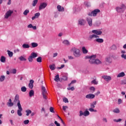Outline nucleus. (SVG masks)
<instances>
[{"instance_id":"nucleus-1","label":"nucleus","mask_w":126,"mask_h":126,"mask_svg":"<svg viewBox=\"0 0 126 126\" xmlns=\"http://www.w3.org/2000/svg\"><path fill=\"white\" fill-rule=\"evenodd\" d=\"M117 12L118 13H122L125 9H126V6L125 4H122L120 6H117L115 8Z\"/></svg>"},{"instance_id":"nucleus-2","label":"nucleus","mask_w":126,"mask_h":126,"mask_svg":"<svg viewBox=\"0 0 126 126\" xmlns=\"http://www.w3.org/2000/svg\"><path fill=\"white\" fill-rule=\"evenodd\" d=\"M72 51L73 52V55L75 58H79L81 54H80V50L75 47L72 48Z\"/></svg>"},{"instance_id":"nucleus-3","label":"nucleus","mask_w":126,"mask_h":126,"mask_svg":"<svg viewBox=\"0 0 126 126\" xmlns=\"http://www.w3.org/2000/svg\"><path fill=\"white\" fill-rule=\"evenodd\" d=\"M100 12V9H95L92 11L91 12H90L88 14L89 16H94L95 17V16H97V14Z\"/></svg>"},{"instance_id":"nucleus-4","label":"nucleus","mask_w":126,"mask_h":126,"mask_svg":"<svg viewBox=\"0 0 126 126\" xmlns=\"http://www.w3.org/2000/svg\"><path fill=\"white\" fill-rule=\"evenodd\" d=\"M89 63H92V64H95V60L96 59V55H92L89 57Z\"/></svg>"},{"instance_id":"nucleus-5","label":"nucleus","mask_w":126,"mask_h":126,"mask_svg":"<svg viewBox=\"0 0 126 126\" xmlns=\"http://www.w3.org/2000/svg\"><path fill=\"white\" fill-rule=\"evenodd\" d=\"M13 13V11L11 10H9L7 11L4 15V18L5 19H8V17L11 16V14Z\"/></svg>"},{"instance_id":"nucleus-6","label":"nucleus","mask_w":126,"mask_h":126,"mask_svg":"<svg viewBox=\"0 0 126 126\" xmlns=\"http://www.w3.org/2000/svg\"><path fill=\"white\" fill-rule=\"evenodd\" d=\"M48 5V3L47 2H42L40 4L38 9L39 10H42V9H45L47 6Z\"/></svg>"},{"instance_id":"nucleus-7","label":"nucleus","mask_w":126,"mask_h":126,"mask_svg":"<svg viewBox=\"0 0 126 126\" xmlns=\"http://www.w3.org/2000/svg\"><path fill=\"white\" fill-rule=\"evenodd\" d=\"M78 25L81 26H84L86 24V20L84 19H80L78 21Z\"/></svg>"},{"instance_id":"nucleus-8","label":"nucleus","mask_w":126,"mask_h":126,"mask_svg":"<svg viewBox=\"0 0 126 126\" xmlns=\"http://www.w3.org/2000/svg\"><path fill=\"white\" fill-rule=\"evenodd\" d=\"M92 32L95 35H96V36L102 35V31L101 30H94Z\"/></svg>"},{"instance_id":"nucleus-9","label":"nucleus","mask_w":126,"mask_h":126,"mask_svg":"<svg viewBox=\"0 0 126 126\" xmlns=\"http://www.w3.org/2000/svg\"><path fill=\"white\" fill-rule=\"evenodd\" d=\"M102 78H103V79L105 81H107V82H109V81H111V80H112V77H111V76L103 75L102 76Z\"/></svg>"},{"instance_id":"nucleus-10","label":"nucleus","mask_w":126,"mask_h":126,"mask_svg":"<svg viewBox=\"0 0 126 126\" xmlns=\"http://www.w3.org/2000/svg\"><path fill=\"white\" fill-rule=\"evenodd\" d=\"M89 111H86L84 113L82 111H80V116H85V117H87V116H89Z\"/></svg>"},{"instance_id":"nucleus-11","label":"nucleus","mask_w":126,"mask_h":126,"mask_svg":"<svg viewBox=\"0 0 126 126\" xmlns=\"http://www.w3.org/2000/svg\"><path fill=\"white\" fill-rule=\"evenodd\" d=\"M93 38H95V39H97V38H99V36L95 34H93L92 35H89L88 40L89 41H92Z\"/></svg>"},{"instance_id":"nucleus-12","label":"nucleus","mask_w":126,"mask_h":126,"mask_svg":"<svg viewBox=\"0 0 126 126\" xmlns=\"http://www.w3.org/2000/svg\"><path fill=\"white\" fill-rule=\"evenodd\" d=\"M86 98L87 99H94L95 98V95L92 94H89L86 95Z\"/></svg>"},{"instance_id":"nucleus-13","label":"nucleus","mask_w":126,"mask_h":126,"mask_svg":"<svg viewBox=\"0 0 126 126\" xmlns=\"http://www.w3.org/2000/svg\"><path fill=\"white\" fill-rule=\"evenodd\" d=\"M79 10H80V8L78 5H76L73 8V11L74 13H76V12H78Z\"/></svg>"},{"instance_id":"nucleus-14","label":"nucleus","mask_w":126,"mask_h":126,"mask_svg":"<svg viewBox=\"0 0 126 126\" xmlns=\"http://www.w3.org/2000/svg\"><path fill=\"white\" fill-rule=\"evenodd\" d=\"M57 9L60 12H63V11H64V8L60 5L57 6Z\"/></svg>"},{"instance_id":"nucleus-15","label":"nucleus","mask_w":126,"mask_h":126,"mask_svg":"<svg viewBox=\"0 0 126 126\" xmlns=\"http://www.w3.org/2000/svg\"><path fill=\"white\" fill-rule=\"evenodd\" d=\"M94 41L97 43H99L100 44H102V43H104V39H103L102 38H99V37L96 38L94 40Z\"/></svg>"},{"instance_id":"nucleus-16","label":"nucleus","mask_w":126,"mask_h":126,"mask_svg":"<svg viewBox=\"0 0 126 126\" xmlns=\"http://www.w3.org/2000/svg\"><path fill=\"white\" fill-rule=\"evenodd\" d=\"M13 105H14V104L11 101V98H10L8 102L7 103V105L8 107H13Z\"/></svg>"},{"instance_id":"nucleus-17","label":"nucleus","mask_w":126,"mask_h":126,"mask_svg":"<svg viewBox=\"0 0 126 126\" xmlns=\"http://www.w3.org/2000/svg\"><path fill=\"white\" fill-rule=\"evenodd\" d=\"M86 20L88 23L89 26H92V19H91V18H87Z\"/></svg>"},{"instance_id":"nucleus-18","label":"nucleus","mask_w":126,"mask_h":126,"mask_svg":"<svg viewBox=\"0 0 126 126\" xmlns=\"http://www.w3.org/2000/svg\"><path fill=\"white\" fill-rule=\"evenodd\" d=\"M40 14L39 12L34 14V16L32 18V20H34L36 18H38L39 16H40Z\"/></svg>"},{"instance_id":"nucleus-19","label":"nucleus","mask_w":126,"mask_h":126,"mask_svg":"<svg viewBox=\"0 0 126 126\" xmlns=\"http://www.w3.org/2000/svg\"><path fill=\"white\" fill-rule=\"evenodd\" d=\"M33 83H34V80H31L29 84V87L30 89H32L33 88Z\"/></svg>"},{"instance_id":"nucleus-20","label":"nucleus","mask_w":126,"mask_h":126,"mask_svg":"<svg viewBox=\"0 0 126 126\" xmlns=\"http://www.w3.org/2000/svg\"><path fill=\"white\" fill-rule=\"evenodd\" d=\"M14 102H18V103H19V102H20V101L19 100V95H18V94H16L14 98Z\"/></svg>"},{"instance_id":"nucleus-21","label":"nucleus","mask_w":126,"mask_h":126,"mask_svg":"<svg viewBox=\"0 0 126 126\" xmlns=\"http://www.w3.org/2000/svg\"><path fill=\"white\" fill-rule=\"evenodd\" d=\"M105 61L107 63H112V59L110 57H106L105 58Z\"/></svg>"},{"instance_id":"nucleus-22","label":"nucleus","mask_w":126,"mask_h":126,"mask_svg":"<svg viewBox=\"0 0 126 126\" xmlns=\"http://www.w3.org/2000/svg\"><path fill=\"white\" fill-rule=\"evenodd\" d=\"M41 90H42V94H47V90H46V88L45 87H44L43 86H41Z\"/></svg>"},{"instance_id":"nucleus-23","label":"nucleus","mask_w":126,"mask_h":126,"mask_svg":"<svg viewBox=\"0 0 126 126\" xmlns=\"http://www.w3.org/2000/svg\"><path fill=\"white\" fill-rule=\"evenodd\" d=\"M7 53L9 58H12L13 57V52L10 51V50H7Z\"/></svg>"},{"instance_id":"nucleus-24","label":"nucleus","mask_w":126,"mask_h":126,"mask_svg":"<svg viewBox=\"0 0 126 126\" xmlns=\"http://www.w3.org/2000/svg\"><path fill=\"white\" fill-rule=\"evenodd\" d=\"M63 44L65 45V46H69L70 45V43L69 41L67 40H64L63 42Z\"/></svg>"},{"instance_id":"nucleus-25","label":"nucleus","mask_w":126,"mask_h":126,"mask_svg":"<svg viewBox=\"0 0 126 126\" xmlns=\"http://www.w3.org/2000/svg\"><path fill=\"white\" fill-rule=\"evenodd\" d=\"M17 106L18 108V111H22V107L21 106V104H20V102H19L17 104Z\"/></svg>"},{"instance_id":"nucleus-26","label":"nucleus","mask_w":126,"mask_h":126,"mask_svg":"<svg viewBox=\"0 0 126 126\" xmlns=\"http://www.w3.org/2000/svg\"><path fill=\"white\" fill-rule=\"evenodd\" d=\"M22 47L23 48V49H29V48H30V45H29V44H28L24 43V44H23Z\"/></svg>"},{"instance_id":"nucleus-27","label":"nucleus","mask_w":126,"mask_h":126,"mask_svg":"<svg viewBox=\"0 0 126 126\" xmlns=\"http://www.w3.org/2000/svg\"><path fill=\"white\" fill-rule=\"evenodd\" d=\"M19 60H20L21 62H26V61H27V59L22 56L19 58Z\"/></svg>"},{"instance_id":"nucleus-28","label":"nucleus","mask_w":126,"mask_h":126,"mask_svg":"<svg viewBox=\"0 0 126 126\" xmlns=\"http://www.w3.org/2000/svg\"><path fill=\"white\" fill-rule=\"evenodd\" d=\"M102 63V62L100 61L99 59H95L94 61V64H101Z\"/></svg>"},{"instance_id":"nucleus-29","label":"nucleus","mask_w":126,"mask_h":126,"mask_svg":"<svg viewBox=\"0 0 126 126\" xmlns=\"http://www.w3.org/2000/svg\"><path fill=\"white\" fill-rule=\"evenodd\" d=\"M126 75V74L124 72L120 73L118 75L117 77H124Z\"/></svg>"},{"instance_id":"nucleus-30","label":"nucleus","mask_w":126,"mask_h":126,"mask_svg":"<svg viewBox=\"0 0 126 126\" xmlns=\"http://www.w3.org/2000/svg\"><path fill=\"white\" fill-rule=\"evenodd\" d=\"M31 56L32 57L33 59H35V58H37V53L35 52H32L31 54Z\"/></svg>"},{"instance_id":"nucleus-31","label":"nucleus","mask_w":126,"mask_h":126,"mask_svg":"<svg viewBox=\"0 0 126 126\" xmlns=\"http://www.w3.org/2000/svg\"><path fill=\"white\" fill-rule=\"evenodd\" d=\"M54 80L55 81H56V82H58V81H60V76L59 75V74H57L56 76H55Z\"/></svg>"},{"instance_id":"nucleus-32","label":"nucleus","mask_w":126,"mask_h":126,"mask_svg":"<svg viewBox=\"0 0 126 126\" xmlns=\"http://www.w3.org/2000/svg\"><path fill=\"white\" fill-rule=\"evenodd\" d=\"M82 52L83 54H87V53H88V51L84 46L82 47Z\"/></svg>"},{"instance_id":"nucleus-33","label":"nucleus","mask_w":126,"mask_h":126,"mask_svg":"<svg viewBox=\"0 0 126 126\" xmlns=\"http://www.w3.org/2000/svg\"><path fill=\"white\" fill-rule=\"evenodd\" d=\"M32 48H36V47H38V43L36 42H32L31 44Z\"/></svg>"},{"instance_id":"nucleus-34","label":"nucleus","mask_w":126,"mask_h":126,"mask_svg":"<svg viewBox=\"0 0 126 126\" xmlns=\"http://www.w3.org/2000/svg\"><path fill=\"white\" fill-rule=\"evenodd\" d=\"M5 57L4 56H1L0 59L1 63H5Z\"/></svg>"},{"instance_id":"nucleus-35","label":"nucleus","mask_w":126,"mask_h":126,"mask_svg":"<svg viewBox=\"0 0 126 126\" xmlns=\"http://www.w3.org/2000/svg\"><path fill=\"white\" fill-rule=\"evenodd\" d=\"M29 96L30 97H32L34 96V91L33 90H31L29 92Z\"/></svg>"},{"instance_id":"nucleus-36","label":"nucleus","mask_w":126,"mask_h":126,"mask_svg":"<svg viewBox=\"0 0 126 126\" xmlns=\"http://www.w3.org/2000/svg\"><path fill=\"white\" fill-rule=\"evenodd\" d=\"M38 3V0H33L32 1V6H36V5Z\"/></svg>"},{"instance_id":"nucleus-37","label":"nucleus","mask_w":126,"mask_h":126,"mask_svg":"<svg viewBox=\"0 0 126 126\" xmlns=\"http://www.w3.org/2000/svg\"><path fill=\"white\" fill-rule=\"evenodd\" d=\"M4 79H5V76H4L3 75H1L0 77V82H2L4 81Z\"/></svg>"},{"instance_id":"nucleus-38","label":"nucleus","mask_w":126,"mask_h":126,"mask_svg":"<svg viewBox=\"0 0 126 126\" xmlns=\"http://www.w3.org/2000/svg\"><path fill=\"white\" fill-rule=\"evenodd\" d=\"M97 104V102L96 101H94L91 104V108H95V105Z\"/></svg>"},{"instance_id":"nucleus-39","label":"nucleus","mask_w":126,"mask_h":126,"mask_svg":"<svg viewBox=\"0 0 126 126\" xmlns=\"http://www.w3.org/2000/svg\"><path fill=\"white\" fill-rule=\"evenodd\" d=\"M49 68L51 70H55V64H52L49 66Z\"/></svg>"},{"instance_id":"nucleus-40","label":"nucleus","mask_w":126,"mask_h":126,"mask_svg":"<svg viewBox=\"0 0 126 126\" xmlns=\"http://www.w3.org/2000/svg\"><path fill=\"white\" fill-rule=\"evenodd\" d=\"M21 90L22 92H26V90H27V88H26V87H22L21 88Z\"/></svg>"},{"instance_id":"nucleus-41","label":"nucleus","mask_w":126,"mask_h":126,"mask_svg":"<svg viewBox=\"0 0 126 126\" xmlns=\"http://www.w3.org/2000/svg\"><path fill=\"white\" fill-rule=\"evenodd\" d=\"M111 49L113 51H116V50H117V46L116 45L114 44L111 47Z\"/></svg>"},{"instance_id":"nucleus-42","label":"nucleus","mask_w":126,"mask_h":126,"mask_svg":"<svg viewBox=\"0 0 126 126\" xmlns=\"http://www.w3.org/2000/svg\"><path fill=\"white\" fill-rule=\"evenodd\" d=\"M92 84H94L95 85H97V84H98V81H96V79L92 81Z\"/></svg>"},{"instance_id":"nucleus-43","label":"nucleus","mask_w":126,"mask_h":126,"mask_svg":"<svg viewBox=\"0 0 126 126\" xmlns=\"http://www.w3.org/2000/svg\"><path fill=\"white\" fill-rule=\"evenodd\" d=\"M28 61L30 63H32L33 62V58L31 55H30L28 58Z\"/></svg>"},{"instance_id":"nucleus-44","label":"nucleus","mask_w":126,"mask_h":126,"mask_svg":"<svg viewBox=\"0 0 126 126\" xmlns=\"http://www.w3.org/2000/svg\"><path fill=\"white\" fill-rule=\"evenodd\" d=\"M36 62L37 63H42V57H40L37 58Z\"/></svg>"},{"instance_id":"nucleus-45","label":"nucleus","mask_w":126,"mask_h":126,"mask_svg":"<svg viewBox=\"0 0 126 126\" xmlns=\"http://www.w3.org/2000/svg\"><path fill=\"white\" fill-rule=\"evenodd\" d=\"M28 13H29V10H28V9L25 10L24 11V12H23L24 15H27V14H28Z\"/></svg>"},{"instance_id":"nucleus-46","label":"nucleus","mask_w":126,"mask_h":126,"mask_svg":"<svg viewBox=\"0 0 126 126\" xmlns=\"http://www.w3.org/2000/svg\"><path fill=\"white\" fill-rule=\"evenodd\" d=\"M114 122L115 123H119L122 121V119H114L113 120Z\"/></svg>"},{"instance_id":"nucleus-47","label":"nucleus","mask_w":126,"mask_h":126,"mask_svg":"<svg viewBox=\"0 0 126 126\" xmlns=\"http://www.w3.org/2000/svg\"><path fill=\"white\" fill-rule=\"evenodd\" d=\"M74 83H76V80H75L72 81L71 82V83L68 84V86H70V85H71V84H73Z\"/></svg>"},{"instance_id":"nucleus-48","label":"nucleus","mask_w":126,"mask_h":126,"mask_svg":"<svg viewBox=\"0 0 126 126\" xmlns=\"http://www.w3.org/2000/svg\"><path fill=\"white\" fill-rule=\"evenodd\" d=\"M63 101L64 102V103H68V99L66 97H64L63 98Z\"/></svg>"},{"instance_id":"nucleus-49","label":"nucleus","mask_w":126,"mask_h":126,"mask_svg":"<svg viewBox=\"0 0 126 126\" xmlns=\"http://www.w3.org/2000/svg\"><path fill=\"white\" fill-rule=\"evenodd\" d=\"M122 103H123V100H122V99L121 98L118 99V105H121Z\"/></svg>"},{"instance_id":"nucleus-50","label":"nucleus","mask_w":126,"mask_h":126,"mask_svg":"<svg viewBox=\"0 0 126 126\" xmlns=\"http://www.w3.org/2000/svg\"><path fill=\"white\" fill-rule=\"evenodd\" d=\"M90 90H91V91H92V92H94L95 91V87H91L90 88Z\"/></svg>"},{"instance_id":"nucleus-51","label":"nucleus","mask_w":126,"mask_h":126,"mask_svg":"<svg viewBox=\"0 0 126 126\" xmlns=\"http://www.w3.org/2000/svg\"><path fill=\"white\" fill-rule=\"evenodd\" d=\"M24 124L25 125H28V124H29V120H25L24 121Z\"/></svg>"},{"instance_id":"nucleus-52","label":"nucleus","mask_w":126,"mask_h":126,"mask_svg":"<svg viewBox=\"0 0 126 126\" xmlns=\"http://www.w3.org/2000/svg\"><path fill=\"white\" fill-rule=\"evenodd\" d=\"M74 89H75L74 87H71V88L70 87L67 88V90H71V91H73Z\"/></svg>"},{"instance_id":"nucleus-53","label":"nucleus","mask_w":126,"mask_h":126,"mask_svg":"<svg viewBox=\"0 0 126 126\" xmlns=\"http://www.w3.org/2000/svg\"><path fill=\"white\" fill-rule=\"evenodd\" d=\"M47 94H42V96H43L44 99H47L48 97H47V95H47Z\"/></svg>"},{"instance_id":"nucleus-54","label":"nucleus","mask_w":126,"mask_h":126,"mask_svg":"<svg viewBox=\"0 0 126 126\" xmlns=\"http://www.w3.org/2000/svg\"><path fill=\"white\" fill-rule=\"evenodd\" d=\"M64 67V64H62L61 67H58V69H62V68H63Z\"/></svg>"},{"instance_id":"nucleus-55","label":"nucleus","mask_w":126,"mask_h":126,"mask_svg":"<svg viewBox=\"0 0 126 126\" xmlns=\"http://www.w3.org/2000/svg\"><path fill=\"white\" fill-rule=\"evenodd\" d=\"M27 112V116H29V115H30V114H31V113H32V111H26Z\"/></svg>"},{"instance_id":"nucleus-56","label":"nucleus","mask_w":126,"mask_h":126,"mask_svg":"<svg viewBox=\"0 0 126 126\" xmlns=\"http://www.w3.org/2000/svg\"><path fill=\"white\" fill-rule=\"evenodd\" d=\"M121 58H122L123 59H124V60H126V55L122 54L121 55Z\"/></svg>"},{"instance_id":"nucleus-57","label":"nucleus","mask_w":126,"mask_h":126,"mask_svg":"<svg viewBox=\"0 0 126 126\" xmlns=\"http://www.w3.org/2000/svg\"><path fill=\"white\" fill-rule=\"evenodd\" d=\"M17 114L18 116H22V113H21V111H18Z\"/></svg>"},{"instance_id":"nucleus-58","label":"nucleus","mask_w":126,"mask_h":126,"mask_svg":"<svg viewBox=\"0 0 126 126\" xmlns=\"http://www.w3.org/2000/svg\"><path fill=\"white\" fill-rule=\"evenodd\" d=\"M54 124L57 126H61V124H60V123H58L57 121H55Z\"/></svg>"},{"instance_id":"nucleus-59","label":"nucleus","mask_w":126,"mask_h":126,"mask_svg":"<svg viewBox=\"0 0 126 126\" xmlns=\"http://www.w3.org/2000/svg\"><path fill=\"white\" fill-rule=\"evenodd\" d=\"M63 80H64L65 81L67 80V77H66V76H63Z\"/></svg>"},{"instance_id":"nucleus-60","label":"nucleus","mask_w":126,"mask_h":126,"mask_svg":"<svg viewBox=\"0 0 126 126\" xmlns=\"http://www.w3.org/2000/svg\"><path fill=\"white\" fill-rule=\"evenodd\" d=\"M85 4L86 6H90V4L88 2H85Z\"/></svg>"},{"instance_id":"nucleus-61","label":"nucleus","mask_w":126,"mask_h":126,"mask_svg":"<svg viewBox=\"0 0 126 126\" xmlns=\"http://www.w3.org/2000/svg\"><path fill=\"white\" fill-rule=\"evenodd\" d=\"M121 83L122 84H126V80H124L122 81Z\"/></svg>"},{"instance_id":"nucleus-62","label":"nucleus","mask_w":126,"mask_h":126,"mask_svg":"<svg viewBox=\"0 0 126 126\" xmlns=\"http://www.w3.org/2000/svg\"><path fill=\"white\" fill-rule=\"evenodd\" d=\"M33 27V25H32V24H30L28 26V28H32Z\"/></svg>"},{"instance_id":"nucleus-63","label":"nucleus","mask_w":126,"mask_h":126,"mask_svg":"<svg viewBox=\"0 0 126 126\" xmlns=\"http://www.w3.org/2000/svg\"><path fill=\"white\" fill-rule=\"evenodd\" d=\"M12 73H13L14 74H15V73H16V69H13Z\"/></svg>"},{"instance_id":"nucleus-64","label":"nucleus","mask_w":126,"mask_h":126,"mask_svg":"<svg viewBox=\"0 0 126 126\" xmlns=\"http://www.w3.org/2000/svg\"><path fill=\"white\" fill-rule=\"evenodd\" d=\"M58 56V53H55L53 54V58H56Z\"/></svg>"}]
</instances>
